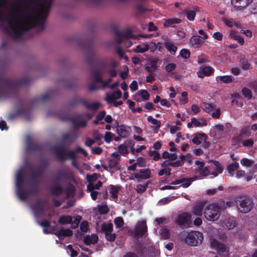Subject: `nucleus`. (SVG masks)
I'll return each instance as SVG.
<instances>
[{"label": "nucleus", "instance_id": "obj_53", "mask_svg": "<svg viewBox=\"0 0 257 257\" xmlns=\"http://www.w3.org/2000/svg\"><path fill=\"white\" fill-rule=\"evenodd\" d=\"M160 234L161 237L164 239H166L169 238L170 235V230L167 228H164L161 229Z\"/></svg>", "mask_w": 257, "mask_h": 257}, {"label": "nucleus", "instance_id": "obj_14", "mask_svg": "<svg viewBox=\"0 0 257 257\" xmlns=\"http://www.w3.org/2000/svg\"><path fill=\"white\" fill-rule=\"evenodd\" d=\"M36 215H41L44 213L45 208L42 201L40 199H38L32 207Z\"/></svg>", "mask_w": 257, "mask_h": 257}, {"label": "nucleus", "instance_id": "obj_63", "mask_svg": "<svg viewBox=\"0 0 257 257\" xmlns=\"http://www.w3.org/2000/svg\"><path fill=\"white\" fill-rule=\"evenodd\" d=\"M88 227H89V225H88V223L87 221H83L80 223V229L82 232H86L87 231Z\"/></svg>", "mask_w": 257, "mask_h": 257}, {"label": "nucleus", "instance_id": "obj_56", "mask_svg": "<svg viewBox=\"0 0 257 257\" xmlns=\"http://www.w3.org/2000/svg\"><path fill=\"white\" fill-rule=\"evenodd\" d=\"M179 54L182 58L187 59L190 56V51L187 49H183L180 51Z\"/></svg>", "mask_w": 257, "mask_h": 257}, {"label": "nucleus", "instance_id": "obj_24", "mask_svg": "<svg viewBox=\"0 0 257 257\" xmlns=\"http://www.w3.org/2000/svg\"><path fill=\"white\" fill-rule=\"evenodd\" d=\"M70 173L64 170L60 169L58 170L56 175V179L58 181H60L63 179H66L70 177Z\"/></svg>", "mask_w": 257, "mask_h": 257}, {"label": "nucleus", "instance_id": "obj_58", "mask_svg": "<svg viewBox=\"0 0 257 257\" xmlns=\"http://www.w3.org/2000/svg\"><path fill=\"white\" fill-rule=\"evenodd\" d=\"M191 120H192V122L193 124V126L198 127V126H200L201 125H206V122L205 120H203L202 122H201L198 121L195 117L191 118Z\"/></svg>", "mask_w": 257, "mask_h": 257}, {"label": "nucleus", "instance_id": "obj_62", "mask_svg": "<svg viewBox=\"0 0 257 257\" xmlns=\"http://www.w3.org/2000/svg\"><path fill=\"white\" fill-rule=\"evenodd\" d=\"M113 136H114V135L111 132H106L104 137V141L107 143H109L111 141Z\"/></svg>", "mask_w": 257, "mask_h": 257}, {"label": "nucleus", "instance_id": "obj_41", "mask_svg": "<svg viewBox=\"0 0 257 257\" xmlns=\"http://www.w3.org/2000/svg\"><path fill=\"white\" fill-rule=\"evenodd\" d=\"M149 49V46L148 44H143L142 45H138L134 49V51L136 53H144L147 51Z\"/></svg>", "mask_w": 257, "mask_h": 257}, {"label": "nucleus", "instance_id": "obj_12", "mask_svg": "<svg viewBox=\"0 0 257 257\" xmlns=\"http://www.w3.org/2000/svg\"><path fill=\"white\" fill-rule=\"evenodd\" d=\"M132 175L137 179L146 180L151 177V172L149 169H142L138 172L133 173Z\"/></svg>", "mask_w": 257, "mask_h": 257}, {"label": "nucleus", "instance_id": "obj_55", "mask_svg": "<svg viewBox=\"0 0 257 257\" xmlns=\"http://www.w3.org/2000/svg\"><path fill=\"white\" fill-rule=\"evenodd\" d=\"M126 148V146L124 145V143L120 145L118 147L119 153L122 156H125L128 153Z\"/></svg>", "mask_w": 257, "mask_h": 257}, {"label": "nucleus", "instance_id": "obj_40", "mask_svg": "<svg viewBox=\"0 0 257 257\" xmlns=\"http://www.w3.org/2000/svg\"><path fill=\"white\" fill-rule=\"evenodd\" d=\"M119 163V161L114 159H110L108 160V167L112 169H114L115 170H120V168L117 166Z\"/></svg>", "mask_w": 257, "mask_h": 257}, {"label": "nucleus", "instance_id": "obj_5", "mask_svg": "<svg viewBox=\"0 0 257 257\" xmlns=\"http://www.w3.org/2000/svg\"><path fill=\"white\" fill-rule=\"evenodd\" d=\"M180 236L184 239L185 242L192 246L200 245L203 240V234L198 231H191L189 232H182Z\"/></svg>", "mask_w": 257, "mask_h": 257}, {"label": "nucleus", "instance_id": "obj_59", "mask_svg": "<svg viewBox=\"0 0 257 257\" xmlns=\"http://www.w3.org/2000/svg\"><path fill=\"white\" fill-rule=\"evenodd\" d=\"M171 169L169 167L166 168H163L162 169H161L158 172V174L159 176H162L164 174L166 175L169 176L171 174Z\"/></svg>", "mask_w": 257, "mask_h": 257}, {"label": "nucleus", "instance_id": "obj_33", "mask_svg": "<svg viewBox=\"0 0 257 257\" xmlns=\"http://www.w3.org/2000/svg\"><path fill=\"white\" fill-rule=\"evenodd\" d=\"M110 193L111 194V197L113 199H117L118 198V192L119 190L120 189V187L119 186L110 185Z\"/></svg>", "mask_w": 257, "mask_h": 257}, {"label": "nucleus", "instance_id": "obj_31", "mask_svg": "<svg viewBox=\"0 0 257 257\" xmlns=\"http://www.w3.org/2000/svg\"><path fill=\"white\" fill-rule=\"evenodd\" d=\"M204 208V204L202 202H199L193 207L192 212L196 215L201 216Z\"/></svg>", "mask_w": 257, "mask_h": 257}, {"label": "nucleus", "instance_id": "obj_2", "mask_svg": "<svg viewBox=\"0 0 257 257\" xmlns=\"http://www.w3.org/2000/svg\"><path fill=\"white\" fill-rule=\"evenodd\" d=\"M51 151L54 153L57 159L60 161H65L69 159L74 160L78 153L82 154L85 157L88 155L87 152L80 147L72 151L66 149L62 146H54L51 148Z\"/></svg>", "mask_w": 257, "mask_h": 257}, {"label": "nucleus", "instance_id": "obj_50", "mask_svg": "<svg viewBox=\"0 0 257 257\" xmlns=\"http://www.w3.org/2000/svg\"><path fill=\"white\" fill-rule=\"evenodd\" d=\"M219 80L224 83H229L232 82L233 80V78L232 76L230 75H224L219 77Z\"/></svg>", "mask_w": 257, "mask_h": 257}, {"label": "nucleus", "instance_id": "obj_61", "mask_svg": "<svg viewBox=\"0 0 257 257\" xmlns=\"http://www.w3.org/2000/svg\"><path fill=\"white\" fill-rule=\"evenodd\" d=\"M82 217L80 215H77L73 221L72 220V227L74 229L76 228L80 222Z\"/></svg>", "mask_w": 257, "mask_h": 257}, {"label": "nucleus", "instance_id": "obj_34", "mask_svg": "<svg viewBox=\"0 0 257 257\" xmlns=\"http://www.w3.org/2000/svg\"><path fill=\"white\" fill-rule=\"evenodd\" d=\"M72 217L70 215H61L58 221V223L65 225L66 224H70L72 223Z\"/></svg>", "mask_w": 257, "mask_h": 257}, {"label": "nucleus", "instance_id": "obj_9", "mask_svg": "<svg viewBox=\"0 0 257 257\" xmlns=\"http://www.w3.org/2000/svg\"><path fill=\"white\" fill-rule=\"evenodd\" d=\"M78 104H82L87 109H92L94 111L97 110L100 106V103L97 102H93L91 103H89L84 99H79L77 98H75L69 103V105L71 106L76 105Z\"/></svg>", "mask_w": 257, "mask_h": 257}, {"label": "nucleus", "instance_id": "obj_27", "mask_svg": "<svg viewBox=\"0 0 257 257\" xmlns=\"http://www.w3.org/2000/svg\"><path fill=\"white\" fill-rule=\"evenodd\" d=\"M116 132L118 136L121 138H126L129 135V130L125 125H120L116 129Z\"/></svg>", "mask_w": 257, "mask_h": 257}, {"label": "nucleus", "instance_id": "obj_10", "mask_svg": "<svg viewBox=\"0 0 257 257\" xmlns=\"http://www.w3.org/2000/svg\"><path fill=\"white\" fill-rule=\"evenodd\" d=\"M147 232V225L145 220L139 221L135 226L132 234L135 237L144 236Z\"/></svg>", "mask_w": 257, "mask_h": 257}, {"label": "nucleus", "instance_id": "obj_20", "mask_svg": "<svg viewBox=\"0 0 257 257\" xmlns=\"http://www.w3.org/2000/svg\"><path fill=\"white\" fill-rule=\"evenodd\" d=\"M77 136L75 133H67L62 136V140L63 142H68L69 144H72L77 139Z\"/></svg>", "mask_w": 257, "mask_h": 257}, {"label": "nucleus", "instance_id": "obj_35", "mask_svg": "<svg viewBox=\"0 0 257 257\" xmlns=\"http://www.w3.org/2000/svg\"><path fill=\"white\" fill-rule=\"evenodd\" d=\"M203 137H207V136L205 134L196 133L195 137L192 140V142L193 144L199 145L201 144V140L203 139Z\"/></svg>", "mask_w": 257, "mask_h": 257}, {"label": "nucleus", "instance_id": "obj_7", "mask_svg": "<svg viewBox=\"0 0 257 257\" xmlns=\"http://www.w3.org/2000/svg\"><path fill=\"white\" fill-rule=\"evenodd\" d=\"M23 173V171L22 170H20L18 171L17 174L16 184L18 196L20 200L25 201L29 197V193L27 190L22 187V185L24 183Z\"/></svg>", "mask_w": 257, "mask_h": 257}, {"label": "nucleus", "instance_id": "obj_16", "mask_svg": "<svg viewBox=\"0 0 257 257\" xmlns=\"http://www.w3.org/2000/svg\"><path fill=\"white\" fill-rule=\"evenodd\" d=\"M90 70L95 81L97 83L102 82V76L99 70L95 66L96 65H90Z\"/></svg>", "mask_w": 257, "mask_h": 257}, {"label": "nucleus", "instance_id": "obj_32", "mask_svg": "<svg viewBox=\"0 0 257 257\" xmlns=\"http://www.w3.org/2000/svg\"><path fill=\"white\" fill-rule=\"evenodd\" d=\"M43 174V170L41 169H39L36 171L32 172L30 178L31 182L34 184H35L36 182H39L37 179L39 177L42 176Z\"/></svg>", "mask_w": 257, "mask_h": 257}, {"label": "nucleus", "instance_id": "obj_64", "mask_svg": "<svg viewBox=\"0 0 257 257\" xmlns=\"http://www.w3.org/2000/svg\"><path fill=\"white\" fill-rule=\"evenodd\" d=\"M197 62L199 64H202L208 62L207 56L203 54L199 56L198 57Z\"/></svg>", "mask_w": 257, "mask_h": 257}, {"label": "nucleus", "instance_id": "obj_22", "mask_svg": "<svg viewBox=\"0 0 257 257\" xmlns=\"http://www.w3.org/2000/svg\"><path fill=\"white\" fill-rule=\"evenodd\" d=\"M60 239H62L63 237H69L72 235L73 232L70 229H60L55 233Z\"/></svg>", "mask_w": 257, "mask_h": 257}, {"label": "nucleus", "instance_id": "obj_36", "mask_svg": "<svg viewBox=\"0 0 257 257\" xmlns=\"http://www.w3.org/2000/svg\"><path fill=\"white\" fill-rule=\"evenodd\" d=\"M50 191L52 195L57 196L60 195L63 193V189L62 186L57 185L52 187Z\"/></svg>", "mask_w": 257, "mask_h": 257}, {"label": "nucleus", "instance_id": "obj_52", "mask_svg": "<svg viewBox=\"0 0 257 257\" xmlns=\"http://www.w3.org/2000/svg\"><path fill=\"white\" fill-rule=\"evenodd\" d=\"M202 108L208 113H210L214 110L213 106L212 104L207 102H204L202 103Z\"/></svg>", "mask_w": 257, "mask_h": 257}, {"label": "nucleus", "instance_id": "obj_15", "mask_svg": "<svg viewBox=\"0 0 257 257\" xmlns=\"http://www.w3.org/2000/svg\"><path fill=\"white\" fill-rule=\"evenodd\" d=\"M253 0H231V4L237 9L240 10L251 3Z\"/></svg>", "mask_w": 257, "mask_h": 257}, {"label": "nucleus", "instance_id": "obj_47", "mask_svg": "<svg viewBox=\"0 0 257 257\" xmlns=\"http://www.w3.org/2000/svg\"><path fill=\"white\" fill-rule=\"evenodd\" d=\"M114 223L116 228H119L123 226L124 221L121 217H117L114 219Z\"/></svg>", "mask_w": 257, "mask_h": 257}, {"label": "nucleus", "instance_id": "obj_51", "mask_svg": "<svg viewBox=\"0 0 257 257\" xmlns=\"http://www.w3.org/2000/svg\"><path fill=\"white\" fill-rule=\"evenodd\" d=\"M149 182H147L144 184H138L137 186V191L139 193H144L147 189L149 185Z\"/></svg>", "mask_w": 257, "mask_h": 257}, {"label": "nucleus", "instance_id": "obj_49", "mask_svg": "<svg viewBox=\"0 0 257 257\" xmlns=\"http://www.w3.org/2000/svg\"><path fill=\"white\" fill-rule=\"evenodd\" d=\"M223 22L226 26L232 28L233 26L238 27L237 24L232 19H224Z\"/></svg>", "mask_w": 257, "mask_h": 257}, {"label": "nucleus", "instance_id": "obj_46", "mask_svg": "<svg viewBox=\"0 0 257 257\" xmlns=\"http://www.w3.org/2000/svg\"><path fill=\"white\" fill-rule=\"evenodd\" d=\"M137 94L141 96L144 100H147L150 98V94L146 90H140L138 91Z\"/></svg>", "mask_w": 257, "mask_h": 257}, {"label": "nucleus", "instance_id": "obj_30", "mask_svg": "<svg viewBox=\"0 0 257 257\" xmlns=\"http://www.w3.org/2000/svg\"><path fill=\"white\" fill-rule=\"evenodd\" d=\"M236 225L235 220L233 218H226L223 221V226L228 229L233 228Z\"/></svg>", "mask_w": 257, "mask_h": 257}, {"label": "nucleus", "instance_id": "obj_23", "mask_svg": "<svg viewBox=\"0 0 257 257\" xmlns=\"http://www.w3.org/2000/svg\"><path fill=\"white\" fill-rule=\"evenodd\" d=\"M190 221L189 217L185 214L179 215L176 220L177 223L182 227L188 225Z\"/></svg>", "mask_w": 257, "mask_h": 257}, {"label": "nucleus", "instance_id": "obj_1", "mask_svg": "<svg viewBox=\"0 0 257 257\" xmlns=\"http://www.w3.org/2000/svg\"><path fill=\"white\" fill-rule=\"evenodd\" d=\"M33 79L29 76L21 78L12 79L0 74V98H15L18 95V90L21 86H29Z\"/></svg>", "mask_w": 257, "mask_h": 257}, {"label": "nucleus", "instance_id": "obj_19", "mask_svg": "<svg viewBox=\"0 0 257 257\" xmlns=\"http://www.w3.org/2000/svg\"><path fill=\"white\" fill-rule=\"evenodd\" d=\"M84 243L87 245L94 244L98 242V235L95 233L91 234V235H86L83 238Z\"/></svg>", "mask_w": 257, "mask_h": 257}, {"label": "nucleus", "instance_id": "obj_38", "mask_svg": "<svg viewBox=\"0 0 257 257\" xmlns=\"http://www.w3.org/2000/svg\"><path fill=\"white\" fill-rule=\"evenodd\" d=\"M164 46L168 51L171 54H175L177 50V47L175 46L172 43L169 42H165L164 43Z\"/></svg>", "mask_w": 257, "mask_h": 257}, {"label": "nucleus", "instance_id": "obj_21", "mask_svg": "<svg viewBox=\"0 0 257 257\" xmlns=\"http://www.w3.org/2000/svg\"><path fill=\"white\" fill-rule=\"evenodd\" d=\"M203 42L202 38L198 35L193 36L189 39V44L196 48H199Z\"/></svg>", "mask_w": 257, "mask_h": 257}, {"label": "nucleus", "instance_id": "obj_29", "mask_svg": "<svg viewBox=\"0 0 257 257\" xmlns=\"http://www.w3.org/2000/svg\"><path fill=\"white\" fill-rule=\"evenodd\" d=\"M113 224L112 223L103 222L101 224L100 232L103 233L104 235L107 233L113 232Z\"/></svg>", "mask_w": 257, "mask_h": 257}, {"label": "nucleus", "instance_id": "obj_13", "mask_svg": "<svg viewBox=\"0 0 257 257\" xmlns=\"http://www.w3.org/2000/svg\"><path fill=\"white\" fill-rule=\"evenodd\" d=\"M210 246L212 248L216 249L218 252H224L225 251L226 248L224 244L219 242L217 240L214 238L211 239Z\"/></svg>", "mask_w": 257, "mask_h": 257}, {"label": "nucleus", "instance_id": "obj_42", "mask_svg": "<svg viewBox=\"0 0 257 257\" xmlns=\"http://www.w3.org/2000/svg\"><path fill=\"white\" fill-rule=\"evenodd\" d=\"M32 183V188L30 191H27L29 193V196L30 195H37L39 194L38 185L39 182H36L35 184Z\"/></svg>", "mask_w": 257, "mask_h": 257}, {"label": "nucleus", "instance_id": "obj_25", "mask_svg": "<svg viewBox=\"0 0 257 257\" xmlns=\"http://www.w3.org/2000/svg\"><path fill=\"white\" fill-rule=\"evenodd\" d=\"M182 22V20L181 19L173 18L168 19H164L163 22V26L165 28H167L170 26L174 27L173 25L181 23Z\"/></svg>", "mask_w": 257, "mask_h": 257}, {"label": "nucleus", "instance_id": "obj_44", "mask_svg": "<svg viewBox=\"0 0 257 257\" xmlns=\"http://www.w3.org/2000/svg\"><path fill=\"white\" fill-rule=\"evenodd\" d=\"M217 203L222 204L221 205H224V207L223 208H220L221 211H224L227 207H231L233 206L234 203L232 201H227L225 202L223 200H218L217 202Z\"/></svg>", "mask_w": 257, "mask_h": 257}, {"label": "nucleus", "instance_id": "obj_48", "mask_svg": "<svg viewBox=\"0 0 257 257\" xmlns=\"http://www.w3.org/2000/svg\"><path fill=\"white\" fill-rule=\"evenodd\" d=\"M25 109L23 108H20L18 109L17 112L11 113L9 115V119L12 120L15 118L18 115L23 114L24 113Z\"/></svg>", "mask_w": 257, "mask_h": 257}, {"label": "nucleus", "instance_id": "obj_8", "mask_svg": "<svg viewBox=\"0 0 257 257\" xmlns=\"http://www.w3.org/2000/svg\"><path fill=\"white\" fill-rule=\"evenodd\" d=\"M82 114H78L76 117L72 118L68 115L60 116V118L63 121H71L75 128H78L80 126L85 127L87 124L86 120H82Z\"/></svg>", "mask_w": 257, "mask_h": 257}, {"label": "nucleus", "instance_id": "obj_57", "mask_svg": "<svg viewBox=\"0 0 257 257\" xmlns=\"http://www.w3.org/2000/svg\"><path fill=\"white\" fill-rule=\"evenodd\" d=\"M104 235L106 240L108 241H114L116 238V234L114 233H112V232L107 233L105 234Z\"/></svg>", "mask_w": 257, "mask_h": 257}, {"label": "nucleus", "instance_id": "obj_28", "mask_svg": "<svg viewBox=\"0 0 257 257\" xmlns=\"http://www.w3.org/2000/svg\"><path fill=\"white\" fill-rule=\"evenodd\" d=\"M42 146L35 143H28L26 147L27 152L31 153L40 151L42 150Z\"/></svg>", "mask_w": 257, "mask_h": 257}, {"label": "nucleus", "instance_id": "obj_60", "mask_svg": "<svg viewBox=\"0 0 257 257\" xmlns=\"http://www.w3.org/2000/svg\"><path fill=\"white\" fill-rule=\"evenodd\" d=\"M214 164L215 165L214 171L219 174L222 173L223 168L222 167L220 163L218 161H215Z\"/></svg>", "mask_w": 257, "mask_h": 257}, {"label": "nucleus", "instance_id": "obj_37", "mask_svg": "<svg viewBox=\"0 0 257 257\" xmlns=\"http://www.w3.org/2000/svg\"><path fill=\"white\" fill-rule=\"evenodd\" d=\"M239 167V164L237 162H233L229 164L227 167V170L230 176H233L234 174V171L236 170Z\"/></svg>", "mask_w": 257, "mask_h": 257}, {"label": "nucleus", "instance_id": "obj_18", "mask_svg": "<svg viewBox=\"0 0 257 257\" xmlns=\"http://www.w3.org/2000/svg\"><path fill=\"white\" fill-rule=\"evenodd\" d=\"M113 32L116 35L126 39L132 38L134 37L132 31L128 29H125L121 32L117 28H114L113 29Z\"/></svg>", "mask_w": 257, "mask_h": 257}, {"label": "nucleus", "instance_id": "obj_43", "mask_svg": "<svg viewBox=\"0 0 257 257\" xmlns=\"http://www.w3.org/2000/svg\"><path fill=\"white\" fill-rule=\"evenodd\" d=\"M148 121L154 124L156 129H159L161 126V122L160 120H158L153 117L152 116L150 115L147 118Z\"/></svg>", "mask_w": 257, "mask_h": 257}, {"label": "nucleus", "instance_id": "obj_54", "mask_svg": "<svg viewBox=\"0 0 257 257\" xmlns=\"http://www.w3.org/2000/svg\"><path fill=\"white\" fill-rule=\"evenodd\" d=\"M243 95L247 99H251L252 98V93L250 89L244 87L241 90Z\"/></svg>", "mask_w": 257, "mask_h": 257}, {"label": "nucleus", "instance_id": "obj_11", "mask_svg": "<svg viewBox=\"0 0 257 257\" xmlns=\"http://www.w3.org/2000/svg\"><path fill=\"white\" fill-rule=\"evenodd\" d=\"M198 179L197 176H195L191 178H182L179 179H177L171 183L172 185H178L180 184H182V186L184 188L188 187L191 184V183Z\"/></svg>", "mask_w": 257, "mask_h": 257}, {"label": "nucleus", "instance_id": "obj_6", "mask_svg": "<svg viewBox=\"0 0 257 257\" xmlns=\"http://www.w3.org/2000/svg\"><path fill=\"white\" fill-rule=\"evenodd\" d=\"M217 202L210 204L206 206L204 210V216L207 220H216L219 217L221 213V209L223 208L224 205Z\"/></svg>", "mask_w": 257, "mask_h": 257}, {"label": "nucleus", "instance_id": "obj_45", "mask_svg": "<svg viewBox=\"0 0 257 257\" xmlns=\"http://www.w3.org/2000/svg\"><path fill=\"white\" fill-rule=\"evenodd\" d=\"M52 97V94L51 93H47L37 98L36 101L37 102H44L47 100L50 99Z\"/></svg>", "mask_w": 257, "mask_h": 257}, {"label": "nucleus", "instance_id": "obj_3", "mask_svg": "<svg viewBox=\"0 0 257 257\" xmlns=\"http://www.w3.org/2000/svg\"><path fill=\"white\" fill-rule=\"evenodd\" d=\"M80 47L81 49L85 52V57L87 64H105L104 63L97 62L98 56L95 54L93 48V41L88 38H80Z\"/></svg>", "mask_w": 257, "mask_h": 257}, {"label": "nucleus", "instance_id": "obj_26", "mask_svg": "<svg viewBox=\"0 0 257 257\" xmlns=\"http://www.w3.org/2000/svg\"><path fill=\"white\" fill-rule=\"evenodd\" d=\"M229 36L233 40L236 41L240 45L244 44V38L238 35V32L235 30H231L229 33Z\"/></svg>", "mask_w": 257, "mask_h": 257}, {"label": "nucleus", "instance_id": "obj_39", "mask_svg": "<svg viewBox=\"0 0 257 257\" xmlns=\"http://www.w3.org/2000/svg\"><path fill=\"white\" fill-rule=\"evenodd\" d=\"M183 13L186 15L187 19L190 21H193L196 16V12L193 10L185 9Z\"/></svg>", "mask_w": 257, "mask_h": 257}, {"label": "nucleus", "instance_id": "obj_17", "mask_svg": "<svg viewBox=\"0 0 257 257\" xmlns=\"http://www.w3.org/2000/svg\"><path fill=\"white\" fill-rule=\"evenodd\" d=\"M214 69L210 66H204L200 70L197 72L198 77L201 78H203L205 76H209L213 74Z\"/></svg>", "mask_w": 257, "mask_h": 257}, {"label": "nucleus", "instance_id": "obj_4", "mask_svg": "<svg viewBox=\"0 0 257 257\" xmlns=\"http://www.w3.org/2000/svg\"><path fill=\"white\" fill-rule=\"evenodd\" d=\"M235 202L237 210L242 213H248L254 207L253 199L249 195H239L236 197Z\"/></svg>", "mask_w": 257, "mask_h": 257}]
</instances>
